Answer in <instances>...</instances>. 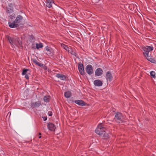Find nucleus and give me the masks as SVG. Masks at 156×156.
Listing matches in <instances>:
<instances>
[{
	"instance_id": "f257e3e1",
	"label": "nucleus",
	"mask_w": 156,
	"mask_h": 156,
	"mask_svg": "<svg viewBox=\"0 0 156 156\" xmlns=\"http://www.w3.org/2000/svg\"><path fill=\"white\" fill-rule=\"evenodd\" d=\"M23 17L21 15L17 16L16 19L12 22H9V25L10 28H16L18 27L20 23L23 20Z\"/></svg>"
},
{
	"instance_id": "f03ea898",
	"label": "nucleus",
	"mask_w": 156,
	"mask_h": 156,
	"mask_svg": "<svg viewBox=\"0 0 156 156\" xmlns=\"http://www.w3.org/2000/svg\"><path fill=\"white\" fill-rule=\"evenodd\" d=\"M105 125L102 123H100L98 125L96 129L95 132L98 135L102 136V135L105 132Z\"/></svg>"
},
{
	"instance_id": "7ed1b4c3",
	"label": "nucleus",
	"mask_w": 156,
	"mask_h": 156,
	"mask_svg": "<svg viewBox=\"0 0 156 156\" xmlns=\"http://www.w3.org/2000/svg\"><path fill=\"white\" fill-rule=\"evenodd\" d=\"M124 118L121 113L118 112L115 113L114 120L117 122L120 123L123 121Z\"/></svg>"
},
{
	"instance_id": "20e7f679",
	"label": "nucleus",
	"mask_w": 156,
	"mask_h": 156,
	"mask_svg": "<svg viewBox=\"0 0 156 156\" xmlns=\"http://www.w3.org/2000/svg\"><path fill=\"white\" fill-rule=\"evenodd\" d=\"M6 38L9 41V43L13 46L16 44V41H18L17 39L12 37L8 36H6Z\"/></svg>"
},
{
	"instance_id": "39448f33",
	"label": "nucleus",
	"mask_w": 156,
	"mask_h": 156,
	"mask_svg": "<svg viewBox=\"0 0 156 156\" xmlns=\"http://www.w3.org/2000/svg\"><path fill=\"white\" fill-rule=\"evenodd\" d=\"M86 72L89 75H91L93 72V69L91 65H87L85 68Z\"/></svg>"
},
{
	"instance_id": "423d86ee",
	"label": "nucleus",
	"mask_w": 156,
	"mask_h": 156,
	"mask_svg": "<svg viewBox=\"0 0 156 156\" xmlns=\"http://www.w3.org/2000/svg\"><path fill=\"white\" fill-rule=\"evenodd\" d=\"M78 67L80 73L82 75L84 74V71L83 65L81 62L78 63Z\"/></svg>"
},
{
	"instance_id": "0eeeda50",
	"label": "nucleus",
	"mask_w": 156,
	"mask_h": 156,
	"mask_svg": "<svg viewBox=\"0 0 156 156\" xmlns=\"http://www.w3.org/2000/svg\"><path fill=\"white\" fill-rule=\"evenodd\" d=\"M103 70L100 68H98L95 71V76H99L103 74Z\"/></svg>"
},
{
	"instance_id": "6e6552de",
	"label": "nucleus",
	"mask_w": 156,
	"mask_h": 156,
	"mask_svg": "<svg viewBox=\"0 0 156 156\" xmlns=\"http://www.w3.org/2000/svg\"><path fill=\"white\" fill-rule=\"evenodd\" d=\"M72 102H74L76 104L79 105L83 106L85 105V102L81 100H76L75 101H72Z\"/></svg>"
},
{
	"instance_id": "1a4fd4ad",
	"label": "nucleus",
	"mask_w": 156,
	"mask_h": 156,
	"mask_svg": "<svg viewBox=\"0 0 156 156\" xmlns=\"http://www.w3.org/2000/svg\"><path fill=\"white\" fill-rule=\"evenodd\" d=\"M41 105V102L38 101L32 103L31 104V106L33 108L38 107Z\"/></svg>"
},
{
	"instance_id": "9d476101",
	"label": "nucleus",
	"mask_w": 156,
	"mask_h": 156,
	"mask_svg": "<svg viewBox=\"0 0 156 156\" xmlns=\"http://www.w3.org/2000/svg\"><path fill=\"white\" fill-rule=\"evenodd\" d=\"M106 78L107 80L111 81L112 79V76L110 72L108 71L107 72L106 75Z\"/></svg>"
},
{
	"instance_id": "9b49d317",
	"label": "nucleus",
	"mask_w": 156,
	"mask_h": 156,
	"mask_svg": "<svg viewBox=\"0 0 156 156\" xmlns=\"http://www.w3.org/2000/svg\"><path fill=\"white\" fill-rule=\"evenodd\" d=\"M94 83L95 86L98 87L101 86L103 84L102 82L99 80H94Z\"/></svg>"
},
{
	"instance_id": "f8f14e48",
	"label": "nucleus",
	"mask_w": 156,
	"mask_h": 156,
	"mask_svg": "<svg viewBox=\"0 0 156 156\" xmlns=\"http://www.w3.org/2000/svg\"><path fill=\"white\" fill-rule=\"evenodd\" d=\"M48 127L49 130L54 131L55 129V125L51 123H49L48 124Z\"/></svg>"
},
{
	"instance_id": "ddd939ff",
	"label": "nucleus",
	"mask_w": 156,
	"mask_h": 156,
	"mask_svg": "<svg viewBox=\"0 0 156 156\" xmlns=\"http://www.w3.org/2000/svg\"><path fill=\"white\" fill-rule=\"evenodd\" d=\"M12 5V4H10L6 7V12L7 13H10L13 12V8L11 6Z\"/></svg>"
},
{
	"instance_id": "4468645a",
	"label": "nucleus",
	"mask_w": 156,
	"mask_h": 156,
	"mask_svg": "<svg viewBox=\"0 0 156 156\" xmlns=\"http://www.w3.org/2000/svg\"><path fill=\"white\" fill-rule=\"evenodd\" d=\"M46 6L49 8L52 7V4H54L52 0H46Z\"/></svg>"
},
{
	"instance_id": "2eb2a0df",
	"label": "nucleus",
	"mask_w": 156,
	"mask_h": 156,
	"mask_svg": "<svg viewBox=\"0 0 156 156\" xmlns=\"http://www.w3.org/2000/svg\"><path fill=\"white\" fill-rule=\"evenodd\" d=\"M153 48L151 46H146L144 49L143 50L145 52H149L152 51Z\"/></svg>"
},
{
	"instance_id": "dca6fc26",
	"label": "nucleus",
	"mask_w": 156,
	"mask_h": 156,
	"mask_svg": "<svg viewBox=\"0 0 156 156\" xmlns=\"http://www.w3.org/2000/svg\"><path fill=\"white\" fill-rule=\"evenodd\" d=\"M56 76L62 80H65L66 78L65 75L59 73L57 74Z\"/></svg>"
},
{
	"instance_id": "f3484780",
	"label": "nucleus",
	"mask_w": 156,
	"mask_h": 156,
	"mask_svg": "<svg viewBox=\"0 0 156 156\" xmlns=\"http://www.w3.org/2000/svg\"><path fill=\"white\" fill-rule=\"evenodd\" d=\"M33 61L36 65L40 67H43L44 66L43 64L38 62L36 59L33 60Z\"/></svg>"
},
{
	"instance_id": "a211bd4d",
	"label": "nucleus",
	"mask_w": 156,
	"mask_h": 156,
	"mask_svg": "<svg viewBox=\"0 0 156 156\" xmlns=\"http://www.w3.org/2000/svg\"><path fill=\"white\" fill-rule=\"evenodd\" d=\"M71 95V93L70 91H68L65 92L64 96L66 98H69L70 97Z\"/></svg>"
},
{
	"instance_id": "6ab92c4d",
	"label": "nucleus",
	"mask_w": 156,
	"mask_h": 156,
	"mask_svg": "<svg viewBox=\"0 0 156 156\" xmlns=\"http://www.w3.org/2000/svg\"><path fill=\"white\" fill-rule=\"evenodd\" d=\"M61 46L65 50L68 51V52H70V50H69V48L67 45L63 44H61Z\"/></svg>"
},
{
	"instance_id": "aec40b11",
	"label": "nucleus",
	"mask_w": 156,
	"mask_h": 156,
	"mask_svg": "<svg viewBox=\"0 0 156 156\" xmlns=\"http://www.w3.org/2000/svg\"><path fill=\"white\" fill-rule=\"evenodd\" d=\"M43 99L45 102H48L50 100V97L49 96H45Z\"/></svg>"
},
{
	"instance_id": "412c9836",
	"label": "nucleus",
	"mask_w": 156,
	"mask_h": 156,
	"mask_svg": "<svg viewBox=\"0 0 156 156\" xmlns=\"http://www.w3.org/2000/svg\"><path fill=\"white\" fill-rule=\"evenodd\" d=\"M102 136L104 137V139H106L109 138L110 137L108 134L107 133H106L105 132L104 133L103 135H102Z\"/></svg>"
},
{
	"instance_id": "4be33fe9",
	"label": "nucleus",
	"mask_w": 156,
	"mask_h": 156,
	"mask_svg": "<svg viewBox=\"0 0 156 156\" xmlns=\"http://www.w3.org/2000/svg\"><path fill=\"white\" fill-rule=\"evenodd\" d=\"M43 46V44L41 43H40L39 44H36V47L37 49L42 48Z\"/></svg>"
},
{
	"instance_id": "5701e85b",
	"label": "nucleus",
	"mask_w": 156,
	"mask_h": 156,
	"mask_svg": "<svg viewBox=\"0 0 156 156\" xmlns=\"http://www.w3.org/2000/svg\"><path fill=\"white\" fill-rule=\"evenodd\" d=\"M29 70L28 69H23V72L22 73V75H23L25 74H27V72Z\"/></svg>"
},
{
	"instance_id": "b1692460",
	"label": "nucleus",
	"mask_w": 156,
	"mask_h": 156,
	"mask_svg": "<svg viewBox=\"0 0 156 156\" xmlns=\"http://www.w3.org/2000/svg\"><path fill=\"white\" fill-rule=\"evenodd\" d=\"M150 75L151 76L155 78V73L154 71H152L150 72Z\"/></svg>"
},
{
	"instance_id": "393cba45",
	"label": "nucleus",
	"mask_w": 156,
	"mask_h": 156,
	"mask_svg": "<svg viewBox=\"0 0 156 156\" xmlns=\"http://www.w3.org/2000/svg\"><path fill=\"white\" fill-rule=\"evenodd\" d=\"M70 52H69V53H70L72 55H74L75 56H76V53L75 51H73L72 49H70Z\"/></svg>"
},
{
	"instance_id": "a878e982",
	"label": "nucleus",
	"mask_w": 156,
	"mask_h": 156,
	"mask_svg": "<svg viewBox=\"0 0 156 156\" xmlns=\"http://www.w3.org/2000/svg\"><path fill=\"white\" fill-rule=\"evenodd\" d=\"M45 49L46 51L48 52V54H51V51L49 48L47 46L45 48Z\"/></svg>"
},
{
	"instance_id": "bb28decb",
	"label": "nucleus",
	"mask_w": 156,
	"mask_h": 156,
	"mask_svg": "<svg viewBox=\"0 0 156 156\" xmlns=\"http://www.w3.org/2000/svg\"><path fill=\"white\" fill-rule=\"evenodd\" d=\"M21 42H20L18 40L17 41H16V44L15 45L19 46H21Z\"/></svg>"
},
{
	"instance_id": "cd10ccee",
	"label": "nucleus",
	"mask_w": 156,
	"mask_h": 156,
	"mask_svg": "<svg viewBox=\"0 0 156 156\" xmlns=\"http://www.w3.org/2000/svg\"><path fill=\"white\" fill-rule=\"evenodd\" d=\"M149 61L154 63L156 62V61L153 58H151L150 60V61Z\"/></svg>"
},
{
	"instance_id": "c85d7f7f",
	"label": "nucleus",
	"mask_w": 156,
	"mask_h": 156,
	"mask_svg": "<svg viewBox=\"0 0 156 156\" xmlns=\"http://www.w3.org/2000/svg\"><path fill=\"white\" fill-rule=\"evenodd\" d=\"M148 53V52H144L143 54L144 55V56L147 57L149 56Z\"/></svg>"
},
{
	"instance_id": "c756f323",
	"label": "nucleus",
	"mask_w": 156,
	"mask_h": 156,
	"mask_svg": "<svg viewBox=\"0 0 156 156\" xmlns=\"http://www.w3.org/2000/svg\"><path fill=\"white\" fill-rule=\"evenodd\" d=\"M48 115L49 116H51L52 115V112L51 111H49L48 112Z\"/></svg>"
},
{
	"instance_id": "7c9ffc66",
	"label": "nucleus",
	"mask_w": 156,
	"mask_h": 156,
	"mask_svg": "<svg viewBox=\"0 0 156 156\" xmlns=\"http://www.w3.org/2000/svg\"><path fill=\"white\" fill-rule=\"evenodd\" d=\"M151 58L150 56L149 55L147 57H146V59L148 61H150V60L151 58Z\"/></svg>"
},
{
	"instance_id": "2f4dec72",
	"label": "nucleus",
	"mask_w": 156,
	"mask_h": 156,
	"mask_svg": "<svg viewBox=\"0 0 156 156\" xmlns=\"http://www.w3.org/2000/svg\"><path fill=\"white\" fill-rule=\"evenodd\" d=\"M25 78H26L27 79H29V76H28V75L27 74H25Z\"/></svg>"
},
{
	"instance_id": "473e14b6",
	"label": "nucleus",
	"mask_w": 156,
	"mask_h": 156,
	"mask_svg": "<svg viewBox=\"0 0 156 156\" xmlns=\"http://www.w3.org/2000/svg\"><path fill=\"white\" fill-rule=\"evenodd\" d=\"M10 18L11 19H13V20L14 19V18H15V17H14V16H12V15L10 16Z\"/></svg>"
},
{
	"instance_id": "72a5a7b5",
	"label": "nucleus",
	"mask_w": 156,
	"mask_h": 156,
	"mask_svg": "<svg viewBox=\"0 0 156 156\" xmlns=\"http://www.w3.org/2000/svg\"><path fill=\"white\" fill-rule=\"evenodd\" d=\"M42 118L44 121H46L47 119V117H42Z\"/></svg>"
},
{
	"instance_id": "f704fd0d",
	"label": "nucleus",
	"mask_w": 156,
	"mask_h": 156,
	"mask_svg": "<svg viewBox=\"0 0 156 156\" xmlns=\"http://www.w3.org/2000/svg\"><path fill=\"white\" fill-rule=\"evenodd\" d=\"M11 115V112H9L7 115V116H8V115H9V117Z\"/></svg>"
},
{
	"instance_id": "c9c22d12",
	"label": "nucleus",
	"mask_w": 156,
	"mask_h": 156,
	"mask_svg": "<svg viewBox=\"0 0 156 156\" xmlns=\"http://www.w3.org/2000/svg\"><path fill=\"white\" fill-rule=\"evenodd\" d=\"M41 136H39V137H38V138H41Z\"/></svg>"
},
{
	"instance_id": "e433bc0d",
	"label": "nucleus",
	"mask_w": 156,
	"mask_h": 156,
	"mask_svg": "<svg viewBox=\"0 0 156 156\" xmlns=\"http://www.w3.org/2000/svg\"><path fill=\"white\" fill-rule=\"evenodd\" d=\"M39 135L41 136V133H39Z\"/></svg>"
}]
</instances>
